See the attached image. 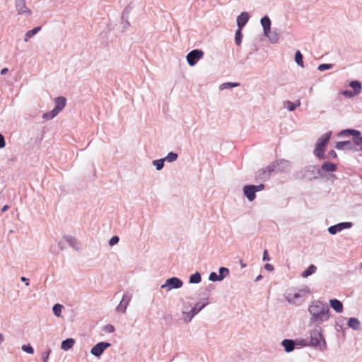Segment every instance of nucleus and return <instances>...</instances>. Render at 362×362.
Returning <instances> with one entry per match:
<instances>
[{"label": "nucleus", "instance_id": "338daca9", "mask_svg": "<svg viewBox=\"0 0 362 362\" xmlns=\"http://www.w3.org/2000/svg\"><path fill=\"white\" fill-rule=\"evenodd\" d=\"M246 264H243V263H241V267L243 268V267H245Z\"/></svg>", "mask_w": 362, "mask_h": 362}, {"label": "nucleus", "instance_id": "13d9d810", "mask_svg": "<svg viewBox=\"0 0 362 362\" xmlns=\"http://www.w3.org/2000/svg\"><path fill=\"white\" fill-rule=\"evenodd\" d=\"M21 280L22 281L25 282L26 286H28V285H29V280H28V279H27V278H25V277H24V276H22V277L21 278Z\"/></svg>", "mask_w": 362, "mask_h": 362}, {"label": "nucleus", "instance_id": "20e7f679", "mask_svg": "<svg viewBox=\"0 0 362 362\" xmlns=\"http://www.w3.org/2000/svg\"><path fill=\"white\" fill-rule=\"evenodd\" d=\"M310 291L308 286H304L301 289L298 290L295 293H287L286 298L288 303L293 304L298 303L303 298L308 294H310Z\"/></svg>", "mask_w": 362, "mask_h": 362}, {"label": "nucleus", "instance_id": "aec40b11", "mask_svg": "<svg viewBox=\"0 0 362 362\" xmlns=\"http://www.w3.org/2000/svg\"><path fill=\"white\" fill-rule=\"evenodd\" d=\"M261 24L263 28L264 35H267V33L271 30V21L267 16H264L261 19Z\"/></svg>", "mask_w": 362, "mask_h": 362}, {"label": "nucleus", "instance_id": "49530a36", "mask_svg": "<svg viewBox=\"0 0 362 362\" xmlns=\"http://www.w3.org/2000/svg\"><path fill=\"white\" fill-rule=\"evenodd\" d=\"M342 95L346 98H352L356 95L357 94H355V93L352 92L351 90H344L342 92Z\"/></svg>", "mask_w": 362, "mask_h": 362}, {"label": "nucleus", "instance_id": "37998d69", "mask_svg": "<svg viewBox=\"0 0 362 362\" xmlns=\"http://www.w3.org/2000/svg\"><path fill=\"white\" fill-rule=\"evenodd\" d=\"M208 304L207 300L206 299L204 302H198L195 304V307L197 310L201 311Z\"/></svg>", "mask_w": 362, "mask_h": 362}, {"label": "nucleus", "instance_id": "6ab92c4d", "mask_svg": "<svg viewBox=\"0 0 362 362\" xmlns=\"http://www.w3.org/2000/svg\"><path fill=\"white\" fill-rule=\"evenodd\" d=\"M41 30V27L37 26L33 28L30 30H28L25 33L24 35L23 41L25 42H28L30 38L34 37L40 30Z\"/></svg>", "mask_w": 362, "mask_h": 362}, {"label": "nucleus", "instance_id": "bb28decb", "mask_svg": "<svg viewBox=\"0 0 362 362\" xmlns=\"http://www.w3.org/2000/svg\"><path fill=\"white\" fill-rule=\"evenodd\" d=\"M317 270V267L313 265V264H311L308 267V268L307 269H305L303 274H302V276L303 278H307L309 276H310L311 274H314Z\"/></svg>", "mask_w": 362, "mask_h": 362}, {"label": "nucleus", "instance_id": "4d7b16f0", "mask_svg": "<svg viewBox=\"0 0 362 362\" xmlns=\"http://www.w3.org/2000/svg\"><path fill=\"white\" fill-rule=\"evenodd\" d=\"M106 330L109 332H113L115 331V327L112 325H107L106 327Z\"/></svg>", "mask_w": 362, "mask_h": 362}, {"label": "nucleus", "instance_id": "6e6552de", "mask_svg": "<svg viewBox=\"0 0 362 362\" xmlns=\"http://www.w3.org/2000/svg\"><path fill=\"white\" fill-rule=\"evenodd\" d=\"M340 135H352L354 142L359 146L360 150L362 151V136L361 133L358 130L355 129H345L340 132Z\"/></svg>", "mask_w": 362, "mask_h": 362}, {"label": "nucleus", "instance_id": "b1692460", "mask_svg": "<svg viewBox=\"0 0 362 362\" xmlns=\"http://www.w3.org/2000/svg\"><path fill=\"white\" fill-rule=\"evenodd\" d=\"M59 112L54 108L52 110L47 112L42 115V118L47 121L54 118Z\"/></svg>", "mask_w": 362, "mask_h": 362}, {"label": "nucleus", "instance_id": "ddd939ff", "mask_svg": "<svg viewBox=\"0 0 362 362\" xmlns=\"http://www.w3.org/2000/svg\"><path fill=\"white\" fill-rule=\"evenodd\" d=\"M63 236H64V240L65 241L66 245L67 244L76 250L79 249V243L75 237L70 235H64Z\"/></svg>", "mask_w": 362, "mask_h": 362}, {"label": "nucleus", "instance_id": "c756f323", "mask_svg": "<svg viewBox=\"0 0 362 362\" xmlns=\"http://www.w3.org/2000/svg\"><path fill=\"white\" fill-rule=\"evenodd\" d=\"M295 62L300 67H302V68L304 67V64H303V55L299 50L296 52Z\"/></svg>", "mask_w": 362, "mask_h": 362}, {"label": "nucleus", "instance_id": "cd10ccee", "mask_svg": "<svg viewBox=\"0 0 362 362\" xmlns=\"http://www.w3.org/2000/svg\"><path fill=\"white\" fill-rule=\"evenodd\" d=\"M335 148L338 150L344 148H351V142L349 141H339L336 144Z\"/></svg>", "mask_w": 362, "mask_h": 362}, {"label": "nucleus", "instance_id": "7c9ffc66", "mask_svg": "<svg viewBox=\"0 0 362 362\" xmlns=\"http://www.w3.org/2000/svg\"><path fill=\"white\" fill-rule=\"evenodd\" d=\"M202 280L201 275L199 272H195L189 276L190 284H199Z\"/></svg>", "mask_w": 362, "mask_h": 362}, {"label": "nucleus", "instance_id": "f8f14e48", "mask_svg": "<svg viewBox=\"0 0 362 362\" xmlns=\"http://www.w3.org/2000/svg\"><path fill=\"white\" fill-rule=\"evenodd\" d=\"M351 227V223H350V222H344V223H338L337 225L330 226L328 228V231H329V233L330 234L334 235L337 233L340 232V231H341L342 230H344L345 228H349Z\"/></svg>", "mask_w": 362, "mask_h": 362}, {"label": "nucleus", "instance_id": "ea45409f", "mask_svg": "<svg viewBox=\"0 0 362 362\" xmlns=\"http://www.w3.org/2000/svg\"><path fill=\"white\" fill-rule=\"evenodd\" d=\"M333 66L331 64H322L318 66L317 69L320 71L328 70L332 69Z\"/></svg>", "mask_w": 362, "mask_h": 362}, {"label": "nucleus", "instance_id": "f704fd0d", "mask_svg": "<svg viewBox=\"0 0 362 362\" xmlns=\"http://www.w3.org/2000/svg\"><path fill=\"white\" fill-rule=\"evenodd\" d=\"M241 30L242 29L238 28V30L235 32V44L238 46L240 45L242 38H243Z\"/></svg>", "mask_w": 362, "mask_h": 362}, {"label": "nucleus", "instance_id": "c03bdc74", "mask_svg": "<svg viewBox=\"0 0 362 362\" xmlns=\"http://www.w3.org/2000/svg\"><path fill=\"white\" fill-rule=\"evenodd\" d=\"M119 239V237L117 235L112 236L110 240H109V245L110 246H114L115 245L117 244Z\"/></svg>", "mask_w": 362, "mask_h": 362}, {"label": "nucleus", "instance_id": "5701e85b", "mask_svg": "<svg viewBox=\"0 0 362 362\" xmlns=\"http://www.w3.org/2000/svg\"><path fill=\"white\" fill-rule=\"evenodd\" d=\"M348 326L355 330L360 328V322L357 318L351 317L348 321Z\"/></svg>", "mask_w": 362, "mask_h": 362}, {"label": "nucleus", "instance_id": "052dcab7", "mask_svg": "<svg viewBox=\"0 0 362 362\" xmlns=\"http://www.w3.org/2000/svg\"><path fill=\"white\" fill-rule=\"evenodd\" d=\"M329 155L334 158H337V153L334 150L330 151Z\"/></svg>", "mask_w": 362, "mask_h": 362}, {"label": "nucleus", "instance_id": "473e14b6", "mask_svg": "<svg viewBox=\"0 0 362 362\" xmlns=\"http://www.w3.org/2000/svg\"><path fill=\"white\" fill-rule=\"evenodd\" d=\"M164 162H165V159L164 158H161V159L153 160L152 162V164H153V166L156 167V169L157 170H160L161 169H163V168L164 166Z\"/></svg>", "mask_w": 362, "mask_h": 362}, {"label": "nucleus", "instance_id": "dca6fc26", "mask_svg": "<svg viewBox=\"0 0 362 362\" xmlns=\"http://www.w3.org/2000/svg\"><path fill=\"white\" fill-rule=\"evenodd\" d=\"M300 104V100L298 99L295 103L290 100H286L283 103V107L288 111L292 112L294 111L297 107H299Z\"/></svg>", "mask_w": 362, "mask_h": 362}, {"label": "nucleus", "instance_id": "e433bc0d", "mask_svg": "<svg viewBox=\"0 0 362 362\" xmlns=\"http://www.w3.org/2000/svg\"><path fill=\"white\" fill-rule=\"evenodd\" d=\"M209 279L211 281H217L223 280L222 276H218L216 272H211L209 276Z\"/></svg>", "mask_w": 362, "mask_h": 362}, {"label": "nucleus", "instance_id": "c9c22d12", "mask_svg": "<svg viewBox=\"0 0 362 362\" xmlns=\"http://www.w3.org/2000/svg\"><path fill=\"white\" fill-rule=\"evenodd\" d=\"M239 84L237 83H231V82L223 83L221 85L220 89L223 90V89H226V88H230L233 87H236Z\"/></svg>", "mask_w": 362, "mask_h": 362}, {"label": "nucleus", "instance_id": "0eeeda50", "mask_svg": "<svg viewBox=\"0 0 362 362\" xmlns=\"http://www.w3.org/2000/svg\"><path fill=\"white\" fill-rule=\"evenodd\" d=\"M203 51L200 49H194L187 54L186 59L190 66H194L199 60L203 58Z\"/></svg>", "mask_w": 362, "mask_h": 362}, {"label": "nucleus", "instance_id": "2eb2a0df", "mask_svg": "<svg viewBox=\"0 0 362 362\" xmlns=\"http://www.w3.org/2000/svg\"><path fill=\"white\" fill-rule=\"evenodd\" d=\"M249 20V15L247 12H242L237 17V25L238 28L242 29Z\"/></svg>", "mask_w": 362, "mask_h": 362}, {"label": "nucleus", "instance_id": "8fccbe9b", "mask_svg": "<svg viewBox=\"0 0 362 362\" xmlns=\"http://www.w3.org/2000/svg\"><path fill=\"white\" fill-rule=\"evenodd\" d=\"M5 146H6V141H5L4 136L1 134H0V148H4Z\"/></svg>", "mask_w": 362, "mask_h": 362}, {"label": "nucleus", "instance_id": "0e129e2a", "mask_svg": "<svg viewBox=\"0 0 362 362\" xmlns=\"http://www.w3.org/2000/svg\"><path fill=\"white\" fill-rule=\"evenodd\" d=\"M280 163L284 165H288V163L287 161H281Z\"/></svg>", "mask_w": 362, "mask_h": 362}, {"label": "nucleus", "instance_id": "c85d7f7f", "mask_svg": "<svg viewBox=\"0 0 362 362\" xmlns=\"http://www.w3.org/2000/svg\"><path fill=\"white\" fill-rule=\"evenodd\" d=\"M132 10L133 6L131 5L127 6L122 13V20L124 21V18H129Z\"/></svg>", "mask_w": 362, "mask_h": 362}, {"label": "nucleus", "instance_id": "1a4fd4ad", "mask_svg": "<svg viewBox=\"0 0 362 362\" xmlns=\"http://www.w3.org/2000/svg\"><path fill=\"white\" fill-rule=\"evenodd\" d=\"M15 6L18 15L30 17L33 13L31 10L27 7L25 0H16Z\"/></svg>", "mask_w": 362, "mask_h": 362}, {"label": "nucleus", "instance_id": "680f3d73", "mask_svg": "<svg viewBox=\"0 0 362 362\" xmlns=\"http://www.w3.org/2000/svg\"><path fill=\"white\" fill-rule=\"evenodd\" d=\"M9 208L8 205H4L2 208H1V212L4 213L6 211L8 210V209Z\"/></svg>", "mask_w": 362, "mask_h": 362}, {"label": "nucleus", "instance_id": "603ef678", "mask_svg": "<svg viewBox=\"0 0 362 362\" xmlns=\"http://www.w3.org/2000/svg\"><path fill=\"white\" fill-rule=\"evenodd\" d=\"M189 312L191 313L192 315L194 317L199 312V310H197L195 306H194Z\"/></svg>", "mask_w": 362, "mask_h": 362}, {"label": "nucleus", "instance_id": "7ed1b4c3", "mask_svg": "<svg viewBox=\"0 0 362 362\" xmlns=\"http://www.w3.org/2000/svg\"><path fill=\"white\" fill-rule=\"evenodd\" d=\"M332 135V132H328L322 135L320 138L318 139L314 151V153L315 156L320 159H325V147L327 144L330 137Z\"/></svg>", "mask_w": 362, "mask_h": 362}, {"label": "nucleus", "instance_id": "393cba45", "mask_svg": "<svg viewBox=\"0 0 362 362\" xmlns=\"http://www.w3.org/2000/svg\"><path fill=\"white\" fill-rule=\"evenodd\" d=\"M321 168L323 170L327 172H334L337 169L336 165L330 162L325 163Z\"/></svg>", "mask_w": 362, "mask_h": 362}, {"label": "nucleus", "instance_id": "5fc2aeb1", "mask_svg": "<svg viewBox=\"0 0 362 362\" xmlns=\"http://www.w3.org/2000/svg\"><path fill=\"white\" fill-rule=\"evenodd\" d=\"M264 269L267 271L272 272L274 270V267L271 264H266L264 265Z\"/></svg>", "mask_w": 362, "mask_h": 362}, {"label": "nucleus", "instance_id": "de8ad7c7", "mask_svg": "<svg viewBox=\"0 0 362 362\" xmlns=\"http://www.w3.org/2000/svg\"><path fill=\"white\" fill-rule=\"evenodd\" d=\"M296 344L300 345L301 346H309V341H307L305 339H300L296 342Z\"/></svg>", "mask_w": 362, "mask_h": 362}, {"label": "nucleus", "instance_id": "e2e57ef3", "mask_svg": "<svg viewBox=\"0 0 362 362\" xmlns=\"http://www.w3.org/2000/svg\"><path fill=\"white\" fill-rule=\"evenodd\" d=\"M4 336L3 334L0 333V344H1L4 341Z\"/></svg>", "mask_w": 362, "mask_h": 362}, {"label": "nucleus", "instance_id": "f3484780", "mask_svg": "<svg viewBox=\"0 0 362 362\" xmlns=\"http://www.w3.org/2000/svg\"><path fill=\"white\" fill-rule=\"evenodd\" d=\"M281 345L284 346L285 351L289 353L294 350L296 342L292 339H284L281 341Z\"/></svg>", "mask_w": 362, "mask_h": 362}, {"label": "nucleus", "instance_id": "39448f33", "mask_svg": "<svg viewBox=\"0 0 362 362\" xmlns=\"http://www.w3.org/2000/svg\"><path fill=\"white\" fill-rule=\"evenodd\" d=\"M264 188V185L263 184L259 185H245L243 187V193L248 201L252 202L256 197L255 193L262 190Z\"/></svg>", "mask_w": 362, "mask_h": 362}, {"label": "nucleus", "instance_id": "72a5a7b5", "mask_svg": "<svg viewBox=\"0 0 362 362\" xmlns=\"http://www.w3.org/2000/svg\"><path fill=\"white\" fill-rule=\"evenodd\" d=\"M178 158V155L174 152H170L168 153L167 156L164 158L165 161H168L169 163H172L175 161Z\"/></svg>", "mask_w": 362, "mask_h": 362}, {"label": "nucleus", "instance_id": "4be33fe9", "mask_svg": "<svg viewBox=\"0 0 362 362\" xmlns=\"http://www.w3.org/2000/svg\"><path fill=\"white\" fill-rule=\"evenodd\" d=\"M272 43H276L279 39V35L276 31H271L267 33V35H264Z\"/></svg>", "mask_w": 362, "mask_h": 362}, {"label": "nucleus", "instance_id": "f257e3e1", "mask_svg": "<svg viewBox=\"0 0 362 362\" xmlns=\"http://www.w3.org/2000/svg\"><path fill=\"white\" fill-rule=\"evenodd\" d=\"M308 311L310 315L308 322L310 326L318 327L330 317L329 308L320 300L312 301Z\"/></svg>", "mask_w": 362, "mask_h": 362}, {"label": "nucleus", "instance_id": "2f4dec72", "mask_svg": "<svg viewBox=\"0 0 362 362\" xmlns=\"http://www.w3.org/2000/svg\"><path fill=\"white\" fill-rule=\"evenodd\" d=\"M63 308V305L61 304H55L52 308L54 315L57 317H60L62 315Z\"/></svg>", "mask_w": 362, "mask_h": 362}, {"label": "nucleus", "instance_id": "a878e982", "mask_svg": "<svg viewBox=\"0 0 362 362\" xmlns=\"http://www.w3.org/2000/svg\"><path fill=\"white\" fill-rule=\"evenodd\" d=\"M349 86H350V87H351L352 88L354 89V93H355V94H357V95L361 92V90L362 89L361 83L358 81H351L349 83Z\"/></svg>", "mask_w": 362, "mask_h": 362}, {"label": "nucleus", "instance_id": "9b49d317", "mask_svg": "<svg viewBox=\"0 0 362 362\" xmlns=\"http://www.w3.org/2000/svg\"><path fill=\"white\" fill-rule=\"evenodd\" d=\"M110 346V344L108 342H99L91 349L90 353L92 355L98 357Z\"/></svg>", "mask_w": 362, "mask_h": 362}, {"label": "nucleus", "instance_id": "9d476101", "mask_svg": "<svg viewBox=\"0 0 362 362\" xmlns=\"http://www.w3.org/2000/svg\"><path fill=\"white\" fill-rule=\"evenodd\" d=\"M132 300V296L130 294L126 293L122 296L120 303L116 308V311L118 313L124 314L125 313L127 308Z\"/></svg>", "mask_w": 362, "mask_h": 362}, {"label": "nucleus", "instance_id": "79ce46f5", "mask_svg": "<svg viewBox=\"0 0 362 362\" xmlns=\"http://www.w3.org/2000/svg\"><path fill=\"white\" fill-rule=\"evenodd\" d=\"M57 245L60 251H62L66 248V243L64 240V236L57 241Z\"/></svg>", "mask_w": 362, "mask_h": 362}, {"label": "nucleus", "instance_id": "423d86ee", "mask_svg": "<svg viewBox=\"0 0 362 362\" xmlns=\"http://www.w3.org/2000/svg\"><path fill=\"white\" fill-rule=\"evenodd\" d=\"M183 282L177 277H171L168 279L165 284H162L160 288L168 292L173 289H177L182 286Z\"/></svg>", "mask_w": 362, "mask_h": 362}, {"label": "nucleus", "instance_id": "69168bd1", "mask_svg": "<svg viewBox=\"0 0 362 362\" xmlns=\"http://www.w3.org/2000/svg\"><path fill=\"white\" fill-rule=\"evenodd\" d=\"M262 278V275H259L257 278H256V281L260 280Z\"/></svg>", "mask_w": 362, "mask_h": 362}, {"label": "nucleus", "instance_id": "a211bd4d", "mask_svg": "<svg viewBox=\"0 0 362 362\" xmlns=\"http://www.w3.org/2000/svg\"><path fill=\"white\" fill-rule=\"evenodd\" d=\"M330 307L338 313L343 312V305L341 301L337 299L329 300Z\"/></svg>", "mask_w": 362, "mask_h": 362}, {"label": "nucleus", "instance_id": "6e6d98bb", "mask_svg": "<svg viewBox=\"0 0 362 362\" xmlns=\"http://www.w3.org/2000/svg\"><path fill=\"white\" fill-rule=\"evenodd\" d=\"M263 260L264 261H269V255H268V253H267V250H264V252L263 253Z\"/></svg>", "mask_w": 362, "mask_h": 362}, {"label": "nucleus", "instance_id": "bf43d9fd", "mask_svg": "<svg viewBox=\"0 0 362 362\" xmlns=\"http://www.w3.org/2000/svg\"><path fill=\"white\" fill-rule=\"evenodd\" d=\"M8 69L7 68H4L1 70L0 73L1 75H5L8 73Z\"/></svg>", "mask_w": 362, "mask_h": 362}, {"label": "nucleus", "instance_id": "a19ab883", "mask_svg": "<svg viewBox=\"0 0 362 362\" xmlns=\"http://www.w3.org/2000/svg\"><path fill=\"white\" fill-rule=\"evenodd\" d=\"M229 274V270L226 267H220L219 268V274L218 276H222L223 279Z\"/></svg>", "mask_w": 362, "mask_h": 362}, {"label": "nucleus", "instance_id": "864d4df0", "mask_svg": "<svg viewBox=\"0 0 362 362\" xmlns=\"http://www.w3.org/2000/svg\"><path fill=\"white\" fill-rule=\"evenodd\" d=\"M122 23L124 28H127L130 25V23L129 22V18H124V21L122 20Z\"/></svg>", "mask_w": 362, "mask_h": 362}, {"label": "nucleus", "instance_id": "f03ea898", "mask_svg": "<svg viewBox=\"0 0 362 362\" xmlns=\"http://www.w3.org/2000/svg\"><path fill=\"white\" fill-rule=\"evenodd\" d=\"M322 332L320 326L315 327L310 332L309 346L318 347L320 351H325L327 349V344Z\"/></svg>", "mask_w": 362, "mask_h": 362}, {"label": "nucleus", "instance_id": "3c124183", "mask_svg": "<svg viewBox=\"0 0 362 362\" xmlns=\"http://www.w3.org/2000/svg\"><path fill=\"white\" fill-rule=\"evenodd\" d=\"M189 312L191 313L192 315L194 317L199 312V310H197L195 306H194Z\"/></svg>", "mask_w": 362, "mask_h": 362}, {"label": "nucleus", "instance_id": "09e8293b", "mask_svg": "<svg viewBox=\"0 0 362 362\" xmlns=\"http://www.w3.org/2000/svg\"><path fill=\"white\" fill-rule=\"evenodd\" d=\"M50 352H51V350H48L47 352L43 353L42 354V358L43 362H47Z\"/></svg>", "mask_w": 362, "mask_h": 362}, {"label": "nucleus", "instance_id": "4c0bfd02", "mask_svg": "<svg viewBox=\"0 0 362 362\" xmlns=\"http://www.w3.org/2000/svg\"><path fill=\"white\" fill-rule=\"evenodd\" d=\"M182 315H183V320L188 323L193 318V316L192 315L191 313L187 311H182Z\"/></svg>", "mask_w": 362, "mask_h": 362}, {"label": "nucleus", "instance_id": "58836bf2", "mask_svg": "<svg viewBox=\"0 0 362 362\" xmlns=\"http://www.w3.org/2000/svg\"><path fill=\"white\" fill-rule=\"evenodd\" d=\"M21 349L23 351H25L27 354H33L34 353V349L30 344H24L21 346Z\"/></svg>", "mask_w": 362, "mask_h": 362}, {"label": "nucleus", "instance_id": "412c9836", "mask_svg": "<svg viewBox=\"0 0 362 362\" xmlns=\"http://www.w3.org/2000/svg\"><path fill=\"white\" fill-rule=\"evenodd\" d=\"M75 344V341L72 338L66 339L62 341L61 344V349L64 351H68L71 349Z\"/></svg>", "mask_w": 362, "mask_h": 362}, {"label": "nucleus", "instance_id": "4468645a", "mask_svg": "<svg viewBox=\"0 0 362 362\" xmlns=\"http://www.w3.org/2000/svg\"><path fill=\"white\" fill-rule=\"evenodd\" d=\"M54 109L59 113L66 106V100L64 97L60 96L54 98Z\"/></svg>", "mask_w": 362, "mask_h": 362}, {"label": "nucleus", "instance_id": "a18cd8bd", "mask_svg": "<svg viewBox=\"0 0 362 362\" xmlns=\"http://www.w3.org/2000/svg\"><path fill=\"white\" fill-rule=\"evenodd\" d=\"M276 168V164L273 163L272 165L267 166L264 170H267L268 172L267 175L269 176L270 173L275 170Z\"/></svg>", "mask_w": 362, "mask_h": 362}]
</instances>
